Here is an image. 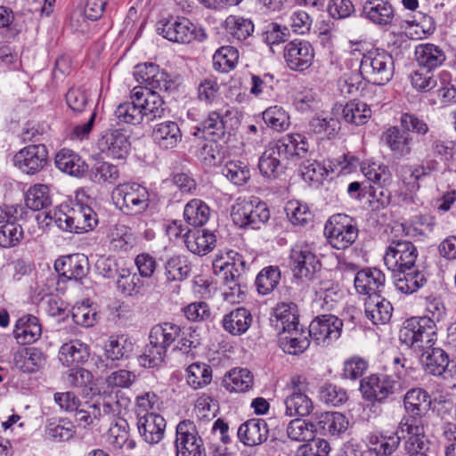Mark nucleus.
Here are the masks:
<instances>
[{
    "label": "nucleus",
    "instance_id": "f257e3e1",
    "mask_svg": "<svg viewBox=\"0 0 456 456\" xmlns=\"http://www.w3.org/2000/svg\"><path fill=\"white\" fill-rule=\"evenodd\" d=\"M136 80L144 85L133 89L131 99H137L142 110L143 119L152 121L165 116L167 107L159 93H169L176 88L171 76L154 63L138 64L135 67Z\"/></svg>",
    "mask_w": 456,
    "mask_h": 456
},
{
    "label": "nucleus",
    "instance_id": "f03ea898",
    "mask_svg": "<svg viewBox=\"0 0 456 456\" xmlns=\"http://www.w3.org/2000/svg\"><path fill=\"white\" fill-rule=\"evenodd\" d=\"M436 325L427 316L412 317L403 322L400 330L399 339L402 344L419 354L434 347L436 341Z\"/></svg>",
    "mask_w": 456,
    "mask_h": 456
},
{
    "label": "nucleus",
    "instance_id": "7ed1b4c3",
    "mask_svg": "<svg viewBox=\"0 0 456 456\" xmlns=\"http://www.w3.org/2000/svg\"><path fill=\"white\" fill-rule=\"evenodd\" d=\"M45 218L53 221L62 231L84 233L92 231L98 224V218L94 209L83 204H77L68 213L51 211L45 213Z\"/></svg>",
    "mask_w": 456,
    "mask_h": 456
},
{
    "label": "nucleus",
    "instance_id": "20e7f679",
    "mask_svg": "<svg viewBox=\"0 0 456 456\" xmlns=\"http://www.w3.org/2000/svg\"><path fill=\"white\" fill-rule=\"evenodd\" d=\"M394 69L392 55L382 49L370 50L361 60V75L373 85L384 86L388 83L394 76Z\"/></svg>",
    "mask_w": 456,
    "mask_h": 456
},
{
    "label": "nucleus",
    "instance_id": "39448f33",
    "mask_svg": "<svg viewBox=\"0 0 456 456\" xmlns=\"http://www.w3.org/2000/svg\"><path fill=\"white\" fill-rule=\"evenodd\" d=\"M231 216L240 227L258 229L270 218V211L265 202L256 197L239 198L232 206Z\"/></svg>",
    "mask_w": 456,
    "mask_h": 456
},
{
    "label": "nucleus",
    "instance_id": "423d86ee",
    "mask_svg": "<svg viewBox=\"0 0 456 456\" xmlns=\"http://www.w3.org/2000/svg\"><path fill=\"white\" fill-rule=\"evenodd\" d=\"M112 200L124 213L138 215L148 208L150 195L147 189L138 183H123L113 190Z\"/></svg>",
    "mask_w": 456,
    "mask_h": 456
},
{
    "label": "nucleus",
    "instance_id": "0eeeda50",
    "mask_svg": "<svg viewBox=\"0 0 456 456\" xmlns=\"http://www.w3.org/2000/svg\"><path fill=\"white\" fill-rule=\"evenodd\" d=\"M324 233L332 248L346 249L357 239L358 228L352 217L345 214H337L329 218Z\"/></svg>",
    "mask_w": 456,
    "mask_h": 456
},
{
    "label": "nucleus",
    "instance_id": "6e6552de",
    "mask_svg": "<svg viewBox=\"0 0 456 456\" xmlns=\"http://www.w3.org/2000/svg\"><path fill=\"white\" fill-rule=\"evenodd\" d=\"M307 388L306 379L302 376H293L287 385L289 394L284 401L285 413L289 417L308 416L313 409L312 400L305 395Z\"/></svg>",
    "mask_w": 456,
    "mask_h": 456
},
{
    "label": "nucleus",
    "instance_id": "1a4fd4ad",
    "mask_svg": "<svg viewBox=\"0 0 456 456\" xmlns=\"http://www.w3.org/2000/svg\"><path fill=\"white\" fill-rule=\"evenodd\" d=\"M418 250L409 240H392L386 250L384 263L392 273L415 267Z\"/></svg>",
    "mask_w": 456,
    "mask_h": 456
},
{
    "label": "nucleus",
    "instance_id": "9d476101",
    "mask_svg": "<svg viewBox=\"0 0 456 456\" xmlns=\"http://www.w3.org/2000/svg\"><path fill=\"white\" fill-rule=\"evenodd\" d=\"M400 385L396 379L387 374H373L362 379L361 391L364 398L369 401L384 403L394 396Z\"/></svg>",
    "mask_w": 456,
    "mask_h": 456
},
{
    "label": "nucleus",
    "instance_id": "9b49d317",
    "mask_svg": "<svg viewBox=\"0 0 456 456\" xmlns=\"http://www.w3.org/2000/svg\"><path fill=\"white\" fill-rule=\"evenodd\" d=\"M96 145L102 154L114 159H125L131 149L129 135L120 128L106 129L102 132Z\"/></svg>",
    "mask_w": 456,
    "mask_h": 456
},
{
    "label": "nucleus",
    "instance_id": "f8f14e48",
    "mask_svg": "<svg viewBox=\"0 0 456 456\" xmlns=\"http://www.w3.org/2000/svg\"><path fill=\"white\" fill-rule=\"evenodd\" d=\"M158 32L169 41L188 44L192 40L202 41L206 38L203 29L197 27L186 18H178L175 20H167Z\"/></svg>",
    "mask_w": 456,
    "mask_h": 456
},
{
    "label": "nucleus",
    "instance_id": "ddd939ff",
    "mask_svg": "<svg viewBox=\"0 0 456 456\" xmlns=\"http://www.w3.org/2000/svg\"><path fill=\"white\" fill-rule=\"evenodd\" d=\"M343 322L337 316L322 314L311 322L308 334L316 344L327 346L340 337Z\"/></svg>",
    "mask_w": 456,
    "mask_h": 456
},
{
    "label": "nucleus",
    "instance_id": "4468645a",
    "mask_svg": "<svg viewBox=\"0 0 456 456\" xmlns=\"http://www.w3.org/2000/svg\"><path fill=\"white\" fill-rule=\"evenodd\" d=\"M102 402L87 404L92 421L100 419L102 415L118 416L130 405V399L119 390L104 391L101 395Z\"/></svg>",
    "mask_w": 456,
    "mask_h": 456
},
{
    "label": "nucleus",
    "instance_id": "2eb2a0df",
    "mask_svg": "<svg viewBox=\"0 0 456 456\" xmlns=\"http://www.w3.org/2000/svg\"><path fill=\"white\" fill-rule=\"evenodd\" d=\"M289 258L290 268L297 279L311 281L316 272L320 270V261L307 248L297 247L293 248Z\"/></svg>",
    "mask_w": 456,
    "mask_h": 456
},
{
    "label": "nucleus",
    "instance_id": "dca6fc26",
    "mask_svg": "<svg viewBox=\"0 0 456 456\" xmlns=\"http://www.w3.org/2000/svg\"><path fill=\"white\" fill-rule=\"evenodd\" d=\"M284 59L292 70L303 71L313 62L314 52L312 45L305 40H292L283 49Z\"/></svg>",
    "mask_w": 456,
    "mask_h": 456
},
{
    "label": "nucleus",
    "instance_id": "f3484780",
    "mask_svg": "<svg viewBox=\"0 0 456 456\" xmlns=\"http://www.w3.org/2000/svg\"><path fill=\"white\" fill-rule=\"evenodd\" d=\"M13 161L23 173L34 175L46 164L47 150L43 144L28 145L15 154Z\"/></svg>",
    "mask_w": 456,
    "mask_h": 456
},
{
    "label": "nucleus",
    "instance_id": "a211bd4d",
    "mask_svg": "<svg viewBox=\"0 0 456 456\" xmlns=\"http://www.w3.org/2000/svg\"><path fill=\"white\" fill-rule=\"evenodd\" d=\"M175 454L206 452L203 440L200 436L194 422L184 419L180 421L176 427V437L175 441Z\"/></svg>",
    "mask_w": 456,
    "mask_h": 456
},
{
    "label": "nucleus",
    "instance_id": "6ab92c4d",
    "mask_svg": "<svg viewBox=\"0 0 456 456\" xmlns=\"http://www.w3.org/2000/svg\"><path fill=\"white\" fill-rule=\"evenodd\" d=\"M141 412L138 413L140 415ZM137 428L140 436L151 444H158L164 436L165 419L155 412L145 413L138 417Z\"/></svg>",
    "mask_w": 456,
    "mask_h": 456
},
{
    "label": "nucleus",
    "instance_id": "aec40b11",
    "mask_svg": "<svg viewBox=\"0 0 456 456\" xmlns=\"http://www.w3.org/2000/svg\"><path fill=\"white\" fill-rule=\"evenodd\" d=\"M385 274L377 268L359 271L354 277V287L358 293L368 297L379 295L385 287Z\"/></svg>",
    "mask_w": 456,
    "mask_h": 456
},
{
    "label": "nucleus",
    "instance_id": "412c9836",
    "mask_svg": "<svg viewBox=\"0 0 456 456\" xmlns=\"http://www.w3.org/2000/svg\"><path fill=\"white\" fill-rule=\"evenodd\" d=\"M237 435L243 444L256 446L267 440L269 427L263 419H250L239 427Z\"/></svg>",
    "mask_w": 456,
    "mask_h": 456
},
{
    "label": "nucleus",
    "instance_id": "4be33fe9",
    "mask_svg": "<svg viewBox=\"0 0 456 456\" xmlns=\"http://www.w3.org/2000/svg\"><path fill=\"white\" fill-rule=\"evenodd\" d=\"M54 269L61 275L68 280H81L89 270L87 258L83 255H70L57 259L54 263Z\"/></svg>",
    "mask_w": 456,
    "mask_h": 456
},
{
    "label": "nucleus",
    "instance_id": "5701e85b",
    "mask_svg": "<svg viewBox=\"0 0 456 456\" xmlns=\"http://www.w3.org/2000/svg\"><path fill=\"white\" fill-rule=\"evenodd\" d=\"M363 16L379 26H387L393 22L395 11L387 0H366L362 6Z\"/></svg>",
    "mask_w": 456,
    "mask_h": 456
},
{
    "label": "nucleus",
    "instance_id": "b1692460",
    "mask_svg": "<svg viewBox=\"0 0 456 456\" xmlns=\"http://www.w3.org/2000/svg\"><path fill=\"white\" fill-rule=\"evenodd\" d=\"M404 408L413 419L406 418L415 425L416 418L421 417L428 412L431 404V398L427 391L422 388H412L409 390L403 399ZM405 418H403L404 419Z\"/></svg>",
    "mask_w": 456,
    "mask_h": 456
},
{
    "label": "nucleus",
    "instance_id": "393cba45",
    "mask_svg": "<svg viewBox=\"0 0 456 456\" xmlns=\"http://www.w3.org/2000/svg\"><path fill=\"white\" fill-rule=\"evenodd\" d=\"M382 138L395 155L406 157L411 153L412 135L402 127H389Z\"/></svg>",
    "mask_w": 456,
    "mask_h": 456
},
{
    "label": "nucleus",
    "instance_id": "a878e982",
    "mask_svg": "<svg viewBox=\"0 0 456 456\" xmlns=\"http://www.w3.org/2000/svg\"><path fill=\"white\" fill-rule=\"evenodd\" d=\"M184 242L187 248L196 255H206L211 251L216 243V236L213 232L193 228L184 233Z\"/></svg>",
    "mask_w": 456,
    "mask_h": 456
},
{
    "label": "nucleus",
    "instance_id": "bb28decb",
    "mask_svg": "<svg viewBox=\"0 0 456 456\" xmlns=\"http://www.w3.org/2000/svg\"><path fill=\"white\" fill-rule=\"evenodd\" d=\"M394 284L397 290L403 294L416 292L427 281L424 273L416 267L393 273Z\"/></svg>",
    "mask_w": 456,
    "mask_h": 456
},
{
    "label": "nucleus",
    "instance_id": "cd10ccee",
    "mask_svg": "<svg viewBox=\"0 0 456 456\" xmlns=\"http://www.w3.org/2000/svg\"><path fill=\"white\" fill-rule=\"evenodd\" d=\"M13 362L23 372H35L45 365L46 355L37 347L24 348L14 353Z\"/></svg>",
    "mask_w": 456,
    "mask_h": 456
},
{
    "label": "nucleus",
    "instance_id": "c85d7f7f",
    "mask_svg": "<svg viewBox=\"0 0 456 456\" xmlns=\"http://www.w3.org/2000/svg\"><path fill=\"white\" fill-rule=\"evenodd\" d=\"M364 311L366 317L373 324L378 325L384 324L390 320L393 307L389 301L381 297L380 295H376L366 299Z\"/></svg>",
    "mask_w": 456,
    "mask_h": 456
},
{
    "label": "nucleus",
    "instance_id": "c756f323",
    "mask_svg": "<svg viewBox=\"0 0 456 456\" xmlns=\"http://www.w3.org/2000/svg\"><path fill=\"white\" fill-rule=\"evenodd\" d=\"M152 138L160 148L173 149L182 140V133L175 122L166 121L156 125Z\"/></svg>",
    "mask_w": 456,
    "mask_h": 456
},
{
    "label": "nucleus",
    "instance_id": "7c9ffc66",
    "mask_svg": "<svg viewBox=\"0 0 456 456\" xmlns=\"http://www.w3.org/2000/svg\"><path fill=\"white\" fill-rule=\"evenodd\" d=\"M419 362L426 372L440 376L449 364V357L442 348L431 347L419 353Z\"/></svg>",
    "mask_w": 456,
    "mask_h": 456
},
{
    "label": "nucleus",
    "instance_id": "2f4dec72",
    "mask_svg": "<svg viewBox=\"0 0 456 456\" xmlns=\"http://www.w3.org/2000/svg\"><path fill=\"white\" fill-rule=\"evenodd\" d=\"M41 331L38 319L33 315H25L17 321L13 336L19 344L26 345L37 340Z\"/></svg>",
    "mask_w": 456,
    "mask_h": 456
},
{
    "label": "nucleus",
    "instance_id": "473e14b6",
    "mask_svg": "<svg viewBox=\"0 0 456 456\" xmlns=\"http://www.w3.org/2000/svg\"><path fill=\"white\" fill-rule=\"evenodd\" d=\"M252 323V315L245 307H238L223 318L224 329L233 336L244 334Z\"/></svg>",
    "mask_w": 456,
    "mask_h": 456
},
{
    "label": "nucleus",
    "instance_id": "72a5a7b5",
    "mask_svg": "<svg viewBox=\"0 0 456 456\" xmlns=\"http://www.w3.org/2000/svg\"><path fill=\"white\" fill-rule=\"evenodd\" d=\"M89 357V347L78 339H72L64 343L59 350V360L66 366L74 363H83Z\"/></svg>",
    "mask_w": 456,
    "mask_h": 456
},
{
    "label": "nucleus",
    "instance_id": "f704fd0d",
    "mask_svg": "<svg viewBox=\"0 0 456 456\" xmlns=\"http://www.w3.org/2000/svg\"><path fill=\"white\" fill-rule=\"evenodd\" d=\"M55 165L61 172L73 176L83 175L87 170V165L81 157L68 149H62L57 153Z\"/></svg>",
    "mask_w": 456,
    "mask_h": 456
},
{
    "label": "nucleus",
    "instance_id": "c9c22d12",
    "mask_svg": "<svg viewBox=\"0 0 456 456\" xmlns=\"http://www.w3.org/2000/svg\"><path fill=\"white\" fill-rule=\"evenodd\" d=\"M222 383L230 392L244 393L253 387L254 377L248 369L234 368L224 375Z\"/></svg>",
    "mask_w": 456,
    "mask_h": 456
},
{
    "label": "nucleus",
    "instance_id": "e433bc0d",
    "mask_svg": "<svg viewBox=\"0 0 456 456\" xmlns=\"http://www.w3.org/2000/svg\"><path fill=\"white\" fill-rule=\"evenodd\" d=\"M283 158L278 154L273 146L269 143L259 159V170L265 177L276 178L283 173Z\"/></svg>",
    "mask_w": 456,
    "mask_h": 456
},
{
    "label": "nucleus",
    "instance_id": "4c0bfd02",
    "mask_svg": "<svg viewBox=\"0 0 456 456\" xmlns=\"http://www.w3.org/2000/svg\"><path fill=\"white\" fill-rule=\"evenodd\" d=\"M415 55L420 68L430 71L445 61V54L443 50L432 44L417 46Z\"/></svg>",
    "mask_w": 456,
    "mask_h": 456
},
{
    "label": "nucleus",
    "instance_id": "58836bf2",
    "mask_svg": "<svg viewBox=\"0 0 456 456\" xmlns=\"http://www.w3.org/2000/svg\"><path fill=\"white\" fill-rule=\"evenodd\" d=\"M316 428L324 435L338 436L347 429L348 420L340 412L326 411L321 414Z\"/></svg>",
    "mask_w": 456,
    "mask_h": 456
},
{
    "label": "nucleus",
    "instance_id": "ea45409f",
    "mask_svg": "<svg viewBox=\"0 0 456 456\" xmlns=\"http://www.w3.org/2000/svg\"><path fill=\"white\" fill-rule=\"evenodd\" d=\"M271 322L278 332L298 322L297 305L294 303L278 304L273 309Z\"/></svg>",
    "mask_w": 456,
    "mask_h": 456
},
{
    "label": "nucleus",
    "instance_id": "a19ab883",
    "mask_svg": "<svg viewBox=\"0 0 456 456\" xmlns=\"http://www.w3.org/2000/svg\"><path fill=\"white\" fill-rule=\"evenodd\" d=\"M182 329L180 326L165 322L155 325L150 332L149 339L154 341L155 345L161 346L167 352V349L181 336Z\"/></svg>",
    "mask_w": 456,
    "mask_h": 456
},
{
    "label": "nucleus",
    "instance_id": "79ce46f5",
    "mask_svg": "<svg viewBox=\"0 0 456 456\" xmlns=\"http://www.w3.org/2000/svg\"><path fill=\"white\" fill-rule=\"evenodd\" d=\"M198 131L203 134L206 140L212 142L221 140L225 134L224 118L218 112H211L206 119L200 123Z\"/></svg>",
    "mask_w": 456,
    "mask_h": 456
},
{
    "label": "nucleus",
    "instance_id": "37998d69",
    "mask_svg": "<svg viewBox=\"0 0 456 456\" xmlns=\"http://www.w3.org/2000/svg\"><path fill=\"white\" fill-rule=\"evenodd\" d=\"M132 351L133 344L124 337H110L104 344V356L110 362L127 358Z\"/></svg>",
    "mask_w": 456,
    "mask_h": 456
},
{
    "label": "nucleus",
    "instance_id": "c03bdc74",
    "mask_svg": "<svg viewBox=\"0 0 456 456\" xmlns=\"http://www.w3.org/2000/svg\"><path fill=\"white\" fill-rule=\"evenodd\" d=\"M342 117L346 123L361 126L371 117V110L365 102L354 100L343 107Z\"/></svg>",
    "mask_w": 456,
    "mask_h": 456
},
{
    "label": "nucleus",
    "instance_id": "a18cd8bd",
    "mask_svg": "<svg viewBox=\"0 0 456 456\" xmlns=\"http://www.w3.org/2000/svg\"><path fill=\"white\" fill-rule=\"evenodd\" d=\"M25 203L34 211L47 208L52 204L49 187L41 183L31 186L26 192Z\"/></svg>",
    "mask_w": 456,
    "mask_h": 456
},
{
    "label": "nucleus",
    "instance_id": "49530a36",
    "mask_svg": "<svg viewBox=\"0 0 456 456\" xmlns=\"http://www.w3.org/2000/svg\"><path fill=\"white\" fill-rule=\"evenodd\" d=\"M317 431L316 424L308 422L304 419L297 418L289 421L287 426V436L289 439L297 442L313 440Z\"/></svg>",
    "mask_w": 456,
    "mask_h": 456
},
{
    "label": "nucleus",
    "instance_id": "de8ad7c7",
    "mask_svg": "<svg viewBox=\"0 0 456 456\" xmlns=\"http://www.w3.org/2000/svg\"><path fill=\"white\" fill-rule=\"evenodd\" d=\"M128 437L129 425L125 419L119 418L109 428L107 441L115 449H121L125 444L133 448L134 442L128 441Z\"/></svg>",
    "mask_w": 456,
    "mask_h": 456
},
{
    "label": "nucleus",
    "instance_id": "09e8293b",
    "mask_svg": "<svg viewBox=\"0 0 456 456\" xmlns=\"http://www.w3.org/2000/svg\"><path fill=\"white\" fill-rule=\"evenodd\" d=\"M436 221L433 216H418L409 224L403 225L404 234L411 238L428 237L434 232Z\"/></svg>",
    "mask_w": 456,
    "mask_h": 456
},
{
    "label": "nucleus",
    "instance_id": "8fccbe9b",
    "mask_svg": "<svg viewBox=\"0 0 456 456\" xmlns=\"http://www.w3.org/2000/svg\"><path fill=\"white\" fill-rule=\"evenodd\" d=\"M183 216L189 224L197 228L208 220L209 208L200 200H192L185 206Z\"/></svg>",
    "mask_w": 456,
    "mask_h": 456
},
{
    "label": "nucleus",
    "instance_id": "3c124183",
    "mask_svg": "<svg viewBox=\"0 0 456 456\" xmlns=\"http://www.w3.org/2000/svg\"><path fill=\"white\" fill-rule=\"evenodd\" d=\"M108 238L111 247L118 251H127L133 248L134 238L131 230L124 224L114 225Z\"/></svg>",
    "mask_w": 456,
    "mask_h": 456
},
{
    "label": "nucleus",
    "instance_id": "603ef678",
    "mask_svg": "<svg viewBox=\"0 0 456 456\" xmlns=\"http://www.w3.org/2000/svg\"><path fill=\"white\" fill-rule=\"evenodd\" d=\"M212 380V370L207 363L194 362L187 368V383L194 389L208 385Z\"/></svg>",
    "mask_w": 456,
    "mask_h": 456
},
{
    "label": "nucleus",
    "instance_id": "864d4df0",
    "mask_svg": "<svg viewBox=\"0 0 456 456\" xmlns=\"http://www.w3.org/2000/svg\"><path fill=\"white\" fill-rule=\"evenodd\" d=\"M45 433L53 441H68L75 434L74 425L66 419H51L47 420Z\"/></svg>",
    "mask_w": 456,
    "mask_h": 456
},
{
    "label": "nucleus",
    "instance_id": "5fc2aeb1",
    "mask_svg": "<svg viewBox=\"0 0 456 456\" xmlns=\"http://www.w3.org/2000/svg\"><path fill=\"white\" fill-rule=\"evenodd\" d=\"M227 34L233 39L242 41L247 39L254 31L251 20L236 16H229L225 20Z\"/></svg>",
    "mask_w": 456,
    "mask_h": 456
},
{
    "label": "nucleus",
    "instance_id": "6e6d98bb",
    "mask_svg": "<svg viewBox=\"0 0 456 456\" xmlns=\"http://www.w3.org/2000/svg\"><path fill=\"white\" fill-rule=\"evenodd\" d=\"M191 267L187 260L180 256L170 257L165 265V277L167 281H181L188 277Z\"/></svg>",
    "mask_w": 456,
    "mask_h": 456
},
{
    "label": "nucleus",
    "instance_id": "4d7b16f0",
    "mask_svg": "<svg viewBox=\"0 0 456 456\" xmlns=\"http://www.w3.org/2000/svg\"><path fill=\"white\" fill-rule=\"evenodd\" d=\"M309 128L313 133L322 135V138L330 139L337 134L340 126L339 121L331 116H317L310 120Z\"/></svg>",
    "mask_w": 456,
    "mask_h": 456
},
{
    "label": "nucleus",
    "instance_id": "13d9d810",
    "mask_svg": "<svg viewBox=\"0 0 456 456\" xmlns=\"http://www.w3.org/2000/svg\"><path fill=\"white\" fill-rule=\"evenodd\" d=\"M137 99L120 103L115 110V116L119 122L138 125L143 121V116Z\"/></svg>",
    "mask_w": 456,
    "mask_h": 456
},
{
    "label": "nucleus",
    "instance_id": "bf43d9fd",
    "mask_svg": "<svg viewBox=\"0 0 456 456\" xmlns=\"http://www.w3.org/2000/svg\"><path fill=\"white\" fill-rule=\"evenodd\" d=\"M239 60V52L233 46H222L213 56L214 66L222 72H228L233 69Z\"/></svg>",
    "mask_w": 456,
    "mask_h": 456
},
{
    "label": "nucleus",
    "instance_id": "052dcab7",
    "mask_svg": "<svg viewBox=\"0 0 456 456\" xmlns=\"http://www.w3.org/2000/svg\"><path fill=\"white\" fill-rule=\"evenodd\" d=\"M400 436L376 437L375 442L370 441L372 446L365 451L362 456H388L398 447Z\"/></svg>",
    "mask_w": 456,
    "mask_h": 456
},
{
    "label": "nucleus",
    "instance_id": "680f3d73",
    "mask_svg": "<svg viewBox=\"0 0 456 456\" xmlns=\"http://www.w3.org/2000/svg\"><path fill=\"white\" fill-rule=\"evenodd\" d=\"M278 267L268 266L264 268L256 278V286L259 294L267 295L272 292L280 281Z\"/></svg>",
    "mask_w": 456,
    "mask_h": 456
},
{
    "label": "nucleus",
    "instance_id": "e2e57ef3",
    "mask_svg": "<svg viewBox=\"0 0 456 456\" xmlns=\"http://www.w3.org/2000/svg\"><path fill=\"white\" fill-rule=\"evenodd\" d=\"M263 119L265 124L276 131H284L289 128V116L280 106H272L263 112Z\"/></svg>",
    "mask_w": 456,
    "mask_h": 456
},
{
    "label": "nucleus",
    "instance_id": "0e129e2a",
    "mask_svg": "<svg viewBox=\"0 0 456 456\" xmlns=\"http://www.w3.org/2000/svg\"><path fill=\"white\" fill-rule=\"evenodd\" d=\"M140 278L136 273L123 268L118 273L117 287L122 294L132 297L140 294Z\"/></svg>",
    "mask_w": 456,
    "mask_h": 456
},
{
    "label": "nucleus",
    "instance_id": "69168bd1",
    "mask_svg": "<svg viewBox=\"0 0 456 456\" xmlns=\"http://www.w3.org/2000/svg\"><path fill=\"white\" fill-rule=\"evenodd\" d=\"M222 174L235 185H243L250 177L249 168L241 161H229L222 168Z\"/></svg>",
    "mask_w": 456,
    "mask_h": 456
},
{
    "label": "nucleus",
    "instance_id": "338daca9",
    "mask_svg": "<svg viewBox=\"0 0 456 456\" xmlns=\"http://www.w3.org/2000/svg\"><path fill=\"white\" fill-rule=\"evenodd\" d=\"M24 235L20 224L9 223L0 226V247L9 248L20 244Z\"/></svg>",
    "mask_w": 456,
    "mask_h": 456
},
{
    "label": "nucleus",
    "instance_id": "774afa93",
    "mask_svg": "<svg viewBox=\"0 0 456 456\" xmlns=\"http://www.w3.org/2000/svg\"><path fill=\"white\" fill-rule=\"evenodd\" d=\"M317 303L322 309L332 310L339 300L341 294L338 285L325 282L316 290Z\"/></svg>",
    "mask_w": 456,
    "mask_h": 456
}]
</instances>
